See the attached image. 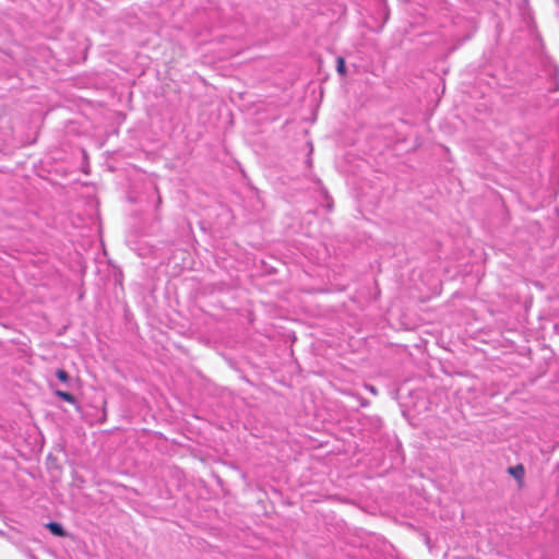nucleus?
I'll return each instance as SVG.
<instances>
[{
    "instance_id": "f03ea898",
    "label": "nucleus",
    "mask_w": 559,
    "mask_h": 559,
    "mask_svg": "<svg viewBox=\"0 0 559 559\" xmlns=\"http://www.w3.org/2000/svg\"><path fill=\"white\" fill-rule=\"evenodd\" d=\"M508 473L522 485L525 475V469L522 464L509 467Z\"/></svg>"
},
{
    "instance_id": "f257e3e1",
    "label": "nucleus",
    "mask_w": 559,
    "mask_h": 559,
    "mask_svg": "<svg viewBox=\"0 0 559 559\" xmlns=\"http://www.w3.org/2000/svg\"><path fill=\"white\" fill-rule=\"evenodd\" d=\"M397 401L403 416L409 421L411 425H416L414 420L418 414L419 392L416 385L409 381L402 383L397 391Z\"/></svg>"
},
{
    "instance_id": "7ed1b4c3",
    "label": "nucleus",
    "mask_w": 559,
    "mask_h": 559,
    "mask_svg": "<svg viewBox=\"0 0 559 559\" xmlns=\"http://www.w3.org/2000/svg\"><path fill=\"white\" fill-rule=\"evenodd\" d=\"M48 530L56 536H64V530L61 524L57 522H50L47 524Z\"/></svg>"
},
{
    "instance_id": "39448f33",
    "label": "nucleus",
    "mask_w": 559,
    "mask_h": 559,
    "mask_svg": "<svg viewBox=\"0 0 559 559\" xmlns=\"http://www.w3.org/2000/svg\"><path fill=\"white\" fill-rule=\"evenodd\" d=\"M56 377L63 383H68L70 381L69 373L63 369H57Z\"/></svg>"
},
{
    "instance_id": "0eeeda50",
    "label": "nucleus",
    "mask_w": 559,
    "mask_h": 559,
    "mask_svg": "<svg viewBox=\"0 0 559 559\" xmlns=\"http://www.w3.org/2000/svg\"><path fill=\"white\" fill-rule=\"evenodd\" d=\"M369 390H370L373 394H376V389H374L373 386H370V388H369Z\"/></svg>"
},
{
    "instance_id": "423d86ee",
    "label": "nucleus",
    "mask_w": 559,
    "mask_h": 559,
    "mask_svg": "<svg viewBox=\"0 0 559 559\" xmlns=\"http://www.w3.org/2000/svg\"><path fill=\"white\" fill-rule=\"evenodd\" d=\"M336 61H337V64H336L337 72L341 75H344L346 72L345 60L342 57H338Z\"/></svg>"
},
{
    "instance_id": "20e7f679",
    "label": "nucleus",
    "mask_w": 559,
    "mask_h": 559,
    "mask_svg": "<svg viewBox=\"0 0 559 559\" xmlns=\"http://www.w3.org/2000/svg\"><path fill=\"white\" fill-rule=\"evenodd\" d=\"M55 394L60 397L61 400L70 403V404H76V399L73 394L69 393V392H66V391H61V390H56L55 391Z\"/></svg>"
}]
</instances>
